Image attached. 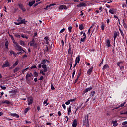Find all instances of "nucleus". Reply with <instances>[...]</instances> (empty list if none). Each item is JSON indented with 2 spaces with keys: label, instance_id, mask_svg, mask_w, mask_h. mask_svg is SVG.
Returning <instances> with one entry per match:
<instances>
[{
  "label": "nucleus",
  "instance_id": "f257e3e1",
  "mask_svg": "<svg viewBox=\"0 0 127 127\" xmlns=\"http://www.w3.org/2000/svg\"><path fill=\"white\" fill-rule=\"evenodd\" d=\"M83 123V126H86L87 127H89V114L85 116Z\"/></svg>",
  "mask_w": 127,
  "mask_h": 127
},
{
  "label": "nucleus",
  "instance_id": "f03ea898",
  "mask_svg": "<svg viewBox=\"0 0 127 127\" xmlns=\"http://www.w3.org/2000/svg\"><path fill=\"white\" fill-rule=\"evenodd\" d=\"M14 47H16V49L18 51H23V52L26 53V52L24 51V50L22 49V47L18 45V43H16V45L14 46Z\"/></svg>",
  "mask_w": 127,
  "mask_h": 127
},
{
  "label": "nucleus",
  "instance_id": "7ed1b4c3",
  "mask_svg": "<svg viewBox=\"0 0 127 127\" xmlns=\"http://www.w3.org/2000/svg\"><path fill=\"white\" fill-rule=\"evenodd\" d=\"M10 63L8 61H6L3 63L2 68H7V67H10Z\"/></svg>",
  "mask_w": 127,
  "mask_h": 127
},
{
  "label": "nucleus",
  "instance_id": "20e7f679",
  "mask_svg": "<svg viewBox=\"0 0 127 127\" xmlns=\"http://www.w3.org/2000/svg\"><path fill=\"white\" fill-rule=\"evenodd\" d=\"M18 6L19 7V8H20V9H21L22 10V11H26V9H25V8H24V6H23V5L21 3H19L18 4Z\"/></svg>",
  "mask_w": 127,
  "mask_h": 127
},
{
  "label": "nucleus",
  "instance_id": "39448f33",
  "mask_svg": "<svg viewBox=\"0 0 127 127\" xmlns=\"http://www.w3.org/2000/svg\"><path fill=\"white\" fill-rule=\"evenodd\" d=\"M28 105L29 106H30V105H31V104H32V103H33V99L32 98V97H29L28 98Z\"/></svg>",
  "mask_w": 127,
  "mask_h": 127
},
{
  "label": "nucleus",
  "instance_id": "423d86ee",
  "mask_svg": "<svg viewBox=\"0 0 127 127\" xmlns=\"http://www.w3.org/2000/svg\"><path fill=\"white\" fill-rule=\"evenodd\" d=\"M93 69H94V67L92 66L91 68L89 69L87 71V75L90 76L92 74V72H93Z\"/></svg>",
  "mask_w": 127,
  "mask_h": 127
},
{
  "label": "nucleus",
  "instance_id": "0eeeda50",
  "mask_svg": "<svg viewBox=\"0 0 127 127\" xmlns=\"http://www.w3.org/2000/svg\"><path fill=\"white\" fill-rule=\"evenodd\" d=\"M56 4H50L49 5H47L46 8H44V9H45V10H48L51 6H54V5H56Z\"/></svg>",
  "mask_w": 127,
  "mask_h": 127
},
{
  "label": "nucleus",
  "instance_id": "6e6552de",
  "mask_svg": "<svg viewBox=\"0 0 127 127\" xmlns=\"http://www.w3.org/2000/svg\"><path fill=\"white\" fill-rule=\"evenodd\" d=\"M119 34H120V33L119 32H117L116 31L114 32V36H113V38H114V41H115V40H116V38H117V37L118 35H119Z\"/></svg>",
  "mask_w": 127,
  "mask_h": 127
},
{
  "label": "nucleus",
  "instance_id": "1a4fd4ad",
  "mask_svg": "<svg viewBox=\"0 0 127 127\" xmlns=\"http://www.w3.org/2000/svg\"><path fill=\"white\" fill-rule=\"evenodd\" d=\"M77 6L78 7H82L83 6L86 7V6H87V4H86V3H82L77 5Z\"/></svg>",
  "mask_w": 127,
  "mask_h": 127
},
{
  "label": "nucleus",
  "instance_id": "9d476101",
  "mask_svg": "<svg viewBox=\"0 0 127 127\" xmlns=\"http://www.w3.org/2000/svg\"><path fill=\"white\" fill-rule=\"evenodd\" d=\"M91 90H93V87H90L89 88H86L84 91L83 93L85 94V93H87V92H89L91 91Z\"/></svg>",
  "mask_w": 127,
  "mask_h": 127
},
{
  "label": "nucleus",
  "instance_id": "9b49d317",
  "mask_svg": "<svg viewBox=\"0 0 127 127\" xmlns=\"http://www.w3.org/2000/svg\"><path fill=\"white\" fill-rule=\"evenodd\" d=\"M72 127H77V119H74L72 123Z\"/></svg>",
  "mask_w": 127,
  "mask_h": 127
},
{
  "label": "nucleus",
  "instance_id": "f8f14e48",
  "mask_svg": "<svg viewBox=\"0 0 127 127\" xmlns=\"http://www.w3.org/2000/svg\"><path fill=\"white\" fill-rule=\"evenodd\" d=\"M59 9H67V6L64 5H60L59 7Z\"/></svg>",
  "mask_w": 127,
  "mask_h": 127
},
{
  "label": "nucleus",
  "instance_id": "ddd939ff",
  "mask_svg": "<svg viewBox=\"0 0 127 127\" xmlns=\"http://www.w3.org/2000/svg\"><path fill=\"white\" fill-rule=\"evenodd\" d=\"M31 76L33 77L32 73H30V74H27V75H26V80H28V78H30Z\"/></svg>",
  "mask_w": 127,
  "mask_h": 127
},
{
  "label": "nucleus",
  "instance_id": "4468645a",
  "mask_svg": "<svg viewBox=\"0 0 127 127\" xmlns=\"http://www.w3.org/2000/svg\"><path fill=\"white\" fill-rule=\"evenodd\" d=\"M71 49L72 48H71V45H70L69 46L68 54H71V55H73V52H72Z\"/></svg>",
  "mask_w": 127,
  "mask_h": 127
},
{
  "label": "nucleus",
  "instance_id": "2eb2a0df",
  "mask_svg": "<svg viewBox=\"0 0 127 127\" xmlns=\"http://www.w3.org/2000/svg\"><path fill=\"white\" fill-rule=\"evenodd\" d=\"M75 101V99H70L68 101H66V102H65V104L66 105H70V104H71V102H74Z\"/></svg>",
  "mask_w": 127,
  "mask_h": 127
},
{
  "label": "nucleus",
  "instance_id": "dca6fc26",
  "mask_svg": "<svg viewBox=\"0 0 127 127\" xmlns=\"http://www.w3.org/2000/svg\"><path fill=\"white\" fill-rule=\"evenodd\" d=\"M106 44L107 47H110L111 46V41L109 40H107L106 41Z\"/></svg>",
  "mask_w": 127,
  "mask_h": 127
},
{
  "label": "nucleus",
  "instance_id": "f3484780",
  "mask_svg": "<svg viewBox=\"0 0 127 127\" xmlns=\"http://www.w3.org/2000/svg\"><path fill=\"white\" fill-rule=\"evenodd\" d=\"M80 62V55H78L75 60V63H79Z\"/></svg>",
  "mask_w": 127,
  "mask_h": 127
},
{
  "label": "nucleus",
  "instance_id": "a211bd4d",
  "mask_svg": "<svg viewBox=\"0 0 127 127\" xmlns=\"http://www.w3.org/2000/svg\"><path fill=\"white\" fill-rule=\"evenodd\" d=\"M30 46H33V47H37V44L36 43H32L30 42Z\"/></svg>",
  "mask_w": 127,
  "mask_h": 127
},
{
  "label": "nucleus",
  "instance_id": "6ab92c4d",
  "mask_svg": "<svg viewBox=\"0 0 127 127\" xmlns=\"http://www.w3.org/2000/svg\"><path fill=\"white\" fill-rule=\"evenodd\" d=\"M10 53L11 55H12V54H13L14 56L16 57V53H15V52H14V51H13V50H10Z\"/></svg>",
  "mask_w": 127,
  "mask_h": 127
},
{
  "label": "nucleus",
  "instance_id": "aec40b11",
  "mask_svg": "<svg viewBox=\"0 0 127 127\" xmlns=\"http://www.w3.org/2000/svg\"><path fill=\"white\" fill-rule=\"evenodd\" d=\"M34 3H35V0H34L32 2H29V6L31 7V6H32V5H33L34 4Z\"/></svg>",
  "mask_w": 127,
  "mask_h": 127
},
{
  "label": "nucleus",
  "instance_id": "412c9836",
  "mask_svg": "<svg viewBox=\"0 0 127 127\" xmlns=\"http://www.w3.org/2000/svg\"><path fill=\"white\" fill-rule=\"evenodd\" d=\"M19 70H20V68H19V67H16V68H15L14 69L13 72L16 73L17 72H18V71H19Z\"/></svg>",
  "mask_w": 127,
  "mask_h": 127
},
{
  "label": "nucleus",
  "instance_id": "4be33fe9",
  "mask_svg": "<svg viewBox=\"0 0 127 127\" xmlns=\"http://www.w3.org/2000/svg\"><path fill=\"white\" fill-rule=\"evenodd\" d=\"M20 44L22 45V46H25V43L22 40L20 41Z\"/></svg>",
  "mask_w": 127,
  "mask_h": 127
},
{
  "label": "nucleus",
  "instance_id": "5701e85b",
  "mask_svg": "<svg viewBox=\"0 0 127 127\" xmlns=\"http://www.w3.org/2000/svg\"><path fill=\"white\" fill-rule=\"evenodd\" d=\"M11 116H13V117H16V118H19V115L16 113H12Z\"/></svg>",
  "mask_w": 127,
  "mask_h": 127
},
{
  "label": "nucleus",
  "instance_id": "b1692460",
  "mask_svg": "<svg viewBox=\"0 0 127 127\" xmlns=\"http://www.w3.org/2000/svg\"><path fill=\"white\" fill-rule=\"evenodd\" d=\"M71 109H72V106H69L67 110L68 116H69L70 113H71Z\"/></svg>",
  "mask_w": 127,
  "mask_h": 127
},
{
  "label": "nucleus",
  "instance_id": "393cba45",
  "mask_svg": "<svg viewBox=\"0 0 127 127\" xmlns=\"http://www.w3.org/2000/svg\"><path fill=\"white\" fill-rule=\"evenodd\" d=\"M2 104H10V102L8 101V100H5V101H2Z\"/></svg>",
  "mask_w": 127,
  "mask_h": 127
},
{
  "label": "nucleus",
  "instance_id": "a878e982",
  "mask_svg": "<svg viewBox=\"0 0 127 127\" xmlns=\"http://www.w3.org/2000/svg\"><path fill=\"white\" fill-rule=\"evenodd\" d=\"M8 44H9V43L8 42V41H6L5 43V46H6V48L7 49H8Z\"/></svg>",
  "mask_w": 127,
  "mask_h": 127
},
{
  "label": "nucleus",
  "instance_id": "bb28decb",
  "mask_svg": "<svg viewBox=\"0 0 127 127\" xmlns=\"http://www.w3.org/2000/svg\"><path fill=\"white\" fill-rule=\"evenodd\" d=\"M25 22H26V21H25V19H21V21H20V23H21V24H25Z\"/></svg>",
  "mask_w": 127,
  "mask_h": 127
},
{
  "label": "nucleus",
  "instance_id": "cd10ccee",
  "mask_svg": "<svg viewBox=\"0 0 127 127\" xmlns=\"http://www.w3.org/2000/svg\"><path fill=\"white\" fill-rule=\"evenodd\" d=\"M85 40H86L85 37L81 38L80 39V43H82V42H84Z\"/></svg>",
  "mask_w": 127,
  "mask_h": 127
},
{
  "label": "nucleus",
  "instance_id": "c85d7f7f",
  "mask_svg": "<svg viewBox=\"0 0 127 127\" xmlns=\"http://www.w3.org/2000/svg\"><path fill=\"white\" fill-rule=\"evenodd\" d=\"M29 110H30V108H29V107L26 108L25 110H24V113L25 114H27V112H28V111H29Z\"/></svg>",
  "mask_w": 127,
  "mask_h": 127
},
{
  "label": "nucleus",
  "instance_id": "c756f323",
  "mask_svg": "<svg viewBox=\"0 0 127 127\" xmlns=\"http://www.w3.org/2000/svg\"><path fill=\"white\" fill-rule=\"evenodd\" d=\"M109 13L111 14H115V11L113 10V9L109 10Z\"/></svg>",
  "mask_w": 127,
  "mask_h": 127
},
{
  "label": "nucleus",
  "instance_id": "7c9ffc66",
  "mask_svg": "<svg viewBox=\"0 0 127 127\" xmlns=\"http://www.w3.org/2000/svg\"><path fill=\"white\" fill-rule=\"evenodd\" d=\"M61 43H62V46L63 48H64V44H65V43L64 42V40H61Z\"/></svg>",
  "mask_w": 127,
  "mask_h": 127
},
{
  "label": "nucleus",
  "instance_id": "2f4dec72",
  "mask_svg": "<svg viewBox=\"0 0 127 127\" xmlns=\"http://www.w3.org/2000/svg\"><path fill=\"white\" fill-rule=\"evenodd\" d=\"M79 29L80 30H83V29H84V25H83V24H81L80 26H79Z\"/></svg>",
  "mask_w": 127,
  "mask_h": 127
},
{
  "label": "nucleus",
  "instance_id": "473e14b6",
  "mask_svg": "<svg viewBox=\"0 0 127 127\" xmlns=\"http://www.w3.org/2000/svg\"><path fill=\"white\" fill-rule=\"evenodd\" d=\"M21 37H22L23 38H26V39H28V37H27V36L25 35L24 34H22Z\"/></svg>",
  "mask_w": 127,
  "mask_h": 127
},
{
  "label": "nucleus",
  "instance_id": "72a5a7b5",
  "mask_svg": "<svg viewBox=\"0 0 127 127\" xmlns=\"http://www.w3.org/2000/svg\"><path fill=\"white\" fill-rule=\"evenodd\" d=\"M48 100H46L45 101H44V102H43V104L44 105H46V106H47V105H48V103H47V102H48Z\"/></svg>",
  "mask_w": 127,
  "mask_h": 127
},
{
  "label": "nucleus",
  "instance_id": "f704fd0d",
  "mask_svg": "<svg viewBox=\"0 0 127 127\" xmlns=\"http://www.w3.org/2000/svg\"><path fill=\"white\" fill-rule=\"evenodd\" d=\"M75 73H76V70L74 69L73 70V73H72V79H74V76H75Z\"/></svg>",
  "mask_w": 127,
  "mask_h": 127
},
{
  "label": "nucleus",
  "instance_id": "c9c22d12",
  "mask_svg": "<svg viewBox=\"0 0 127 127\" xmlns=\"http://www.w3.org/2000/svg\"><path fill=\"white\" fill-rule=\"evenodd\" d=\"M101 29L103 31H104L105 30V24H102V25H101Z\"/></svg>",
  "mask_w": 127,
  "mask_h": 127
},
{
  "label": "nucleus",
  "instance_id": "e433bc0d",
  "mask_svg": "<svg viewBox=\"0 0 127 127\" xmlns=\"http://www.w3.org/2000/svg\"><path fill=\"white\" fill-rule=\"evenodd\" d=\"M69 65H70V67L72 68L73 66V60L72 59L69 63Z\"/></svg>",
  "mask_w": 127,
  "mask_h": 127
},
{
  "label": "nucleus",
  "instance_id": "4c0bfd02",
  "mask_svg": "<svg viewBox=\"0 0 127 127\" xmlns=\"http://www.w3.org/2000/svg\"><path fill=\"white\" fill-rule=\"evenodd\" d=\"M28 69H29V68L27 67L25 69H23L22 71V74H24V72H25V71H27V70H28Z\"/></svg>",
  "mask_w": 127,
  "mask_h": 127
},
{
  "label": "nucleus",
  "instance_id": "58836bf2",
  "mask_svg": "<svg viewBox=\"0 0 127 127\" xmlns=\"http://www.w3.org/2000/svg\"><path fill=\"white\" fill-rule=\"evenodd\" d=\"M34 77H38V73L35 71L34 73Z\"/></svg>",
  "mask_w": 127,
  "mask_h": 127
},
{
  "label": "nucleus",
  "instance_id": "ea45409f",
  "mask_svg": "<svg viewBox=\"0 0 127 127\" xmlns=\"http://www.w3.org/2000/svg\"><path fill=\"white\" fill-rule=\"evenodd\" d=\"M108 65H105L104 66H103V68H102V70H106V69H107V68H108Z\"/></svg>",
  "mask_w": 127,
  "mask_h": 127
},
{
  "label": "nucleus",
  "instance_id": "a19ab883",
  "mask_svg": "<svg viewBox=\"0 0 127 127\" xmlns=\"http://www.w3.org/2000/svg\"><path fill=\"white\" fill-rule=\"evenodd\" d=\"M18 65V62L16 61L13 64V67H15V66H17Z\"/></svg>",
  "mask_w": 127,
  "mask_h": 127
},
{
  "label": "nucleus",
  "instance_id": "79ce46f5",
  "mask_svg": "<svg viewBox=\"0 0 127 127\" xmlns=\"http://www.w3.org/2000/svg\"><path fill=\"white\" fill-rule=\"evenodd\" d=\"M47 66H46V65L45 64H42V67L43 68V69H46L47 68Z\"/></svg>",
  "mask_w": 127,
  "mask_h": 127
},
{
  "label": "nucleus",
  "instance_id": "37998d69",
  "mask_svg": "<svg viewBox=\"0 0 127 127\" xmlns=\"http://www.w3.org/2000/svg\"><path fill=\"white\" fill-rule=\"evenodd\" d=\"M0 87L2 90H6V87L5 86H2V85H1Z\"/></svg>",
  "mask_w": 127,
  "mask_h": 127
},
{
  "label": "nucleus",
  "instance_id": "c03bdc74",
  "mask_svg": "<svg viewBox=\"0 0 127 127\" xmlns=\"http://www.w3.org/2000/svg\"><path fill=\"white\" fill-rule=\"evenodd\" d=\"M120 115H127V111L125 112H120Z\"/></svg>",
  "mask_w": 127,
  "mask_h": 127
},
{
  "label": "nucleus",
  "instance_id": "a18cd8bd",
  "mask_svg": "<svg viewBox=\"0 0 127 127\" xmlns=\"http://www.w3.org/2000/svg\"><path fill=\"white\" fill-rule=\"evenodd\" d=\"M64 31H65V28H63L61 29V31H60V33H63V32H64Z\"/></svg>",
  "mask_w": 127,
  "mask_h": 127
},
{
  "label": "nucleus",
  "instance_id": "49530a36",
  "mask_svg": "<svg viewBox=\"0 0 127 127\" xmlns=\"http://www.w3.org/2000/svg\"><path fill=\"white\" fill-rule=\"evenodd\" d=\"M21 19H22V17H19L18 19L17 20V21H18V22H20V21H21Z\"/></svg>",
  "mask_w": 127,
  "mask_h": 127
},
{
  "label": "nucleus",
  "instance_id": "de8ad7c7",
  "mask_svg": "<svg viewBox=\"0 0 127 127\" xmlns=\"http://www.w3.org/2000/svg\"><path fill=\"white\" fill-rule=\"evenodd\" d=\"M122 125H123V126H126V125H127V121H124L123 122H122Z\"/></svg>",
  "mask_w": 127,
  "mask_h": 127
},
{
  "label": "nucleus",
  "instance_id": "09e8293b",
  "mask_svg": "<svg viewBox=\"0 0 127 127\" xmlns=\"http://www.w3.org/2000/svg\"><path fill=\"white\" fill-rule=\"evenodd\" d=\"M42 64H43V63H41V64L39 65L38 68H39V69L42 67Z\"/></svg>",
  "mask_w": 127,
  "mask_h": 127
},
{
  "label": "nucleus",
  "instance_id": "8fccbe9b",
  "mask_svg": "<svg viewBox=\"0 0 127 127\" xmlns=\"http://www.w3.org/2000/svg\"><path fill=\"white\" fill-rule=\"evenodd\" d=\"M51 90H55V88H54V86H53V84H51Z\"/></svg>",
  "mask_w": 127,
  "mask_h": 127
},
{
  "label": "nucleus",
  "instance_id": "3c124183",
  "mask_svg": "<svg viewBox=\"0 0 127 127\" xmlns=\"http://www.w3.org/2000/svg\"><path fill=\"white\" fill-rule=\"evenodd\" d=\"M62 107H63V108L64 109V110H66V105H65V104H63L62 105Z\"/></svg>",
  "mask_w": 127,
  "mask_h": 127
},
{
  "label": "nucleus",
  "instance_id": "603ef678",
  "mask_svg": "<svg viewBox=\"0 0 127 127\" xmlns=\"http://www.w3.org/2000/svg\"><path fill=\"white\" fill-rule=\"evenodd\" d=\"M95 93L96 92L95 91L91 92V95L92 96V97L94 96V95H95Z\"/></svg>",
  "mask_w": 127,
  "mask_h": 127
},
{
  "label": "nucleus",
  "instance_id": "864d4df0",
  "mask_svg": "<svg viewBox=\"0 0 127 127\" xmlns=\"http://www.w3.org/2000/svg\"><path fill=\"white\" fill-rule=\"evenodd\" d=\"M125 104H126V102L122 103L120 105H119V107L120 108V107H124V106H125Z\"/></svg>",
  "mask_w": 127,
  "mask_h": 127
},
{
  "label": "nucleus",
  "instance_id": "5fc2aeb1",
  "mask_svg": "<svg viewBox=\"0 0 127 127\" xmlns=\"http://www.w3.org/2000/svg\"><path fill=\"white\" fill-rule=\"evenodd\" d=\"M14 23H15V24H16V25H19L21 24L20 23V22H15Z\"/></svg>",
  "mask_w": 127,
  "mask_h": 127
},
{
  "label": "nucleus",
  "instance_id": "6e6d98bb",
  "mask_svg": "<svg viewBox=\"0 0 127 127\" xmlns=\"http://www.w3.org/2000/svg\"><path fill=\"white\" fill-rule=\"evenodd\" d=\"M40 73H41V74H42V75H43V76H45V73H44V71L41 70Z\"/></svg>",
  "mask_w": 127,
  "mask_h": 127
},
{
  "label": "nucleus",
  "instance_id": "4d7b16f0",
  "mask_svg": "<svg viewBox=\"0 0 127 127\" xmlns=\"http://www.w3.org/2000/svg\"><path fill=\"white\" fill-rule=\"evenodd\" d=\"M71 39H72V41H73V42H74V41H75V38L74 36V35L72 36Z\"/></svg>",
  "mask_w": 127,
  "mask_h": 127
},
{
  "label": "nucleus",
  "instance_id": "13d9d810",
  "mask_svg": "<svg viewBox=\"0 0 127 127\" xmlns=\"http://www.w3.org/2000/svg\"><path fill=\"white\" fill-rule=\"evenodd\" d=\"M120 32L122 36H123L124 37V36H125V35H124V33L123 32V31H120Z\"/></svg>",
  "mask_w": 127,
  "mask_h": 127
},
{
  "label": "nucleus",
  "instance_id": "bf43d9fd",
  "mask_svg": "<svg viewBox=\"0 0 127 127\" xmlns=\"http://www.w3.org/2000/svg\"><path fill=\"white\" fill-rule=\"evenodd\" d=\"M43 79H44V78L43 77V76H41L40 77V78L39 79V80L40 81H42V80H43Z\"/></svg>",
  "mask_w": 127,
  "mask_h": 127
},
{
  "label": "nucleus",
  "instance_id": "052dcab7",
  "mask_svg": "<svg viewBox=\"0 0 127 127\" xmlns=\"http://www.w3.org/2000/svg\"><path fill=\"white\" fill-rule=\"evenodd\" d=\"M30 42H31V43H34V42H35V40H34V38H33L32 41H31Z\"/></svg>",
  "mask_w": 127,
  "mask_h": 127
},
{
  "label": "nucleus",
  "instance_id": "680f3d73",
  "mask_svg": "<svg viewBox=\"0 0 127 127\" xmlns=\"http://www.w3.org/2000/svg\"><path fill=\"white\" fill-rule=\"evenodd\" d=\"M68 30H69V31H70V32H71V30H72V26H69V27H68Z\"/></svg>",
  "mask_w": 127,
  "mask_h": 127
},
{
  "label": "nucleus",
  "instance_id": "e2e57ef3",
  "mask_svg": "<svg viewBox=\"0 0 127 127\" xmlns=\"http://www.w3.org/2000/svg\"><path fill=\"white\" fill-rule=\"evenodd\" d=\"M31 69H36V65L32 66L31 67Z\"/></svg>",
  "mask_w": 127,
  "mask_h": 127
},
{
  "label": "nucleus",
  "instance_id": "0e129e2a",
  "mask_svg": "<svg viewBox=\"0 0 127 127\" xmlns=\"http://www.w3.org/2000/svg\"><path fill=\"white\" fill-rule=\"evenodd\" d=\"M42 61H43L44 64H45V63H46V62H47V61H48L47 60H43Z\"/></svg>",
  "mask_w": 127,
  "mask_h": 127
},
{
  "label": "nucleus",
  "instance_id": "69168bd1",
  "mask_svg": "<svg viewBox=\"0 0 127 127\" xmlns=\"http://www.w3.org/2000/svg\"><path fill=\"white\" fill-rule=\"evenodd\" d=\"M15 37L17 38H20L21 36L20 35L17 34V35H15Z\"/></svg>",
  "mask_w": 127,
  "mask_h": 127
},
{
  "label": "nucleus",
  "instance_id": "338daca9",
  "mask_svg": "<svg viewBox=\"0 0 127 127\" xmlns=\"http://www.w3.org/2000/svg\"><path fill=\"white\" fill-rule=\"evenodd\" d=\"M80 76H81V73H79L78 74V75L77 76V79H79L80 78Z\"/></svg>",
  "mask_w": 127,
  "mask_h": 127
},
{
  "label": "nucleus",
  "instance_id": "774afa93",
  "mask_svg": "<svg viewBox=\"0 0 127 127\" xmlns=\"http://www.w3.org/2000/svg\"><path fill=\"white\" fill-rule=\"evenodd\" d=\"M58 116L59 117H60V116H61V112L60 111H58Z\"/></svg>",
  "mask_w": 127,
  "mask_h": 127
}]
</instances>
